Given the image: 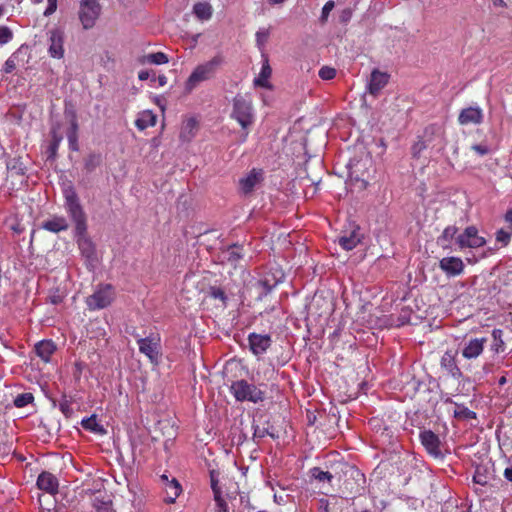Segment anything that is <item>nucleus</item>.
<instances>
[{
	"label": "nucleus",
	"mask_w": 512,
	"mask_h": 512,
	"mask_svg": "<svg viewBox=\"0 0 512 512\" xmlns=\"http://www.w3.org/2000/svg\"><path fill=\"white\" fill-rule=\"evenodd\" d=\"M115 296V289L111 284H99L93 294L86 298L85 303L90 311L101 310L110 306Z\"/></svg>",
	"instance_id": "obj_7"
},
{
	"label": "nucleus",
	"mask_w": 512,
	"mask_h": 512,
	"mask_svg": "<svg viewBox=\"0 0 512 512\" xmlns=\"http://www.w3.org/2000/svg\"><path fill=\"white\" fill-rule=\"evenodd\" d=\"M41 228L52 233H59L68 230L69 223L64 216L54 215L50 219L44 221L41 224Z\"/></svg>",
	"instance_id": "obj_23"
},
{
	"label": "nucleus",
	"mask_w": 512,
	"mask_h": 512,
	"mask_svg": "<svg viewBox=\"0 0 512 512\" xmlns=\"http://www.w3.org/2000/svg\"><path fill=\"white\" fill-rule=\"evenodd\" d=\"M211 489L213 494H221V489L218 485V473L214 470L210 472Z\"/></svg>",
	"instance_id": "obj_47"
},
{
	"label": "nucleus",
	"mask_w": 512,
	"mask_h": 512,
	"mask_svg": "<svg viewBox=\"0 0 512 512\" xmlns=\"http://www.w3.org/2000/svg\"><path fill=\"white\" fill-rule=\"evenodd\" d=\"M271 74L272 69L269 65L268 58H265L258 77L254 79V85L262 88H270L269 78Z\"/></svg>",
	"instance_id": "obj_27"
},
{
	"label": "nucleus",
	"mask_w": 512,
	"mask_h": 512,
	"mask_svg": "<svg viewBox=\"0 0 512 512\" xmlns=\"http://www.w3.org/2000/svg\"><path fill=\"white\" fill-rule=\"evenodd\" d=\"M256 43H257V46L260 50H262L268 39H269V36H270V30L267 29V28H262V29H259L257 32H256Z\"/></svg>",
	"instance_id": "obj_38"
},
{
	"label": "nucleus",
	"mask_w": 512,
	"mask_h": 512,
	"mask_svg": "<svg viewBox=\"0 0 512 512\" xmlns=\"http://www.w3.org/2000/svg\"><path fill=\"white\" fill-rule=\"evenodd\" d=\"M430 148L428 145H426V142L422 138V136H419L417 141L412 145L411 147V153L414 158H419L421 153L427 149Z\"/></svg>",
	"instance_id": "obj_39"
},
{
	"label": "nucleus",
	"mask_w": 512,
	"mask_h": 512,
	"mask_svg": "<svg viewBox=\"0 0 512 512\" xmlns=\"http://www.w3.org/2000/svg\"><path fill=\"white\" fill-rule=\"evenodd\" d=\"M157 116L151 110H144L139 113L135 125L139 130H145L156 125Z\"/></svg>",
	"instance_id": "obj_25"
},
{
	"label": "nucleus",
	"mask_w": 512,
	"mask_h": 512,
	"mask_svg": "<svg viewBox=\"0 0 512 512\" xmlns=\"http://www.w3.org/2000/svg\"><path fill=\"white\" fill-rule=\"evenodd\" d=\"M224 253L226 260L234 267H236L239 261L244 257L243 246L239 244L230 245Z\"/></svg>",
	"instance_id": "obj_28"
},
{
	"label": "nucleus",
	"mask_w": 512,
	"mask_h": 512,
	"mask_svg": "<svg viewBox=\"0 0 512 512\" xmlns=\"http://www.w3.org/2000/svg\"><path fill=\"white\" fill-rule=\"evenodd\" d=\"M182 492V488L180 483L176 478H172L168 483L165 485V493L166 496L164 498V501L168 504H172L176 501V499L179 497V495Z\"/></svg>",
	"instance_id": "obj_26"
},
{
	"label": "nucleus",
	"mask_w": 512,
	"mask_h": 512,
	"mask_svg": "<svg viewBox=\"0 0 512 512\" xmlns=\"http://www.w3.org/2000/svg\"><path fill=\"white\" fill-rule=\"evenodd\" d=\"M503 330L495 328L492 330V344H491V350L496 353H502L505 350V342L503 340Z\"/></svg>",
	"instance_id": "obj_32"
},
{
	"label": "nucleus",
	"mask_w": 512,
	"mask_h": 512,
	"mask_svg": "<svg viewBox=\"0 0 512 512\" xmlns=\"http://www.w3.org/2000/svg\"><path fill=\"white\" fill-rule=\"evenodd\" d=\"M64 199V208L74 223V236L77 239L81 254L87 260H93L95 258V246L92 240L87 237V216L80 199L73 188L65 190Z\"/></svg>",
	"instance_id": "obj_1"
},
{
	"label": "nucleus",
	"mask_w": 512,
	"mask_h": 512,
	"mask_svg": "<svg viewBox=\"0 0 512 512\" xmlns=\"http://www.w3.org/2000/svg\"><path fill=\"white\" fill-rule=\"evenodd\" d=\"M341 471L346 479L343 482L345 491L352 497L361 495L365 490V475L354 465L343 464Z\"/></svg>",
	"instance_id": "obj_6"
},
{
	"label": "nucleus",
	"mask_w": 512,
	"mask_h": 512,
	"mask_svg": "<svg viewBox=\"0 0 512 512\" xmlns=\"http://www.w3.org/2000/svg\"><path fill=\"white\" fill-rule=\"evenodd\" d=\"M311 474L315 479H317L319 481L326 480V481L330 482L333 479L332 473H330L329 471H323L318 467L313 468L311 470Z\"/></svg>",
	"instance_id": "obj_40"
},
{
	"label": "nucleus",
	"mask_w": 512,
	"mask_h": 512,
	"mask_svg": "<svg viewBox=\"0 0 512 512\" xmlns=\"http://www.w3.org/2000/svg\"><path fill=\"white\" fill-rule=\"evenodd\" d=\"M101 6L98 0H82L80 2L79 19L84 29H91L98 19Z\"/></svg>",
	"instance_id": "obj_9"
},
{
	"label": "nucleus",
	"mask_w": 512,
	"mask_h": 512,
	"mask_svg": "<svg viewBox=\"0 0 512 512\" xmlns=\"http://www.w3.org/2000/svg\"><path fill=\"white\" fill-rule=\"evenodd\" d=\"M439 268L448 278H452L463 274L465 265L460 257L448 256L439 261Z\"/></svg>",
	"instance_id": "obj_11"
},
{
	"label": "nucleus",
	"mask_w": 512,
	"mask_h": 512,
	"mask_svg": "<svg viewBox=\"0 0 512 512\" xmlns=\"http://www.w3.org/2000/svg\"><path fill=\"white\" fill-rule=\"evenodd\" d=\"M50 301H51V303H53V304H55V305H56V304H59V303H61V302H62V297H61V296H59V295H55V296H52V297L50 298Z\"/></svg>",
	"instance_id": "obj_59"
},
{
	"label": "nucleus",
	"mask_w": 512,
	"mask_h": 512,
	"mask_svg": "<svg viewBox=\"0 0 512 512\" xmlns=\"http://www.w3.org/2000/svg\"><path fill=\"white\" fill-rule=\"evenodd\" d=\"M247 136H248V132L245 133L244 138H243V142L246 141Z\"/></svg>",
	"instance_id": "obj_64"
},
{
	"label": "nucleus",
	"mask_w": 512,
	"mask_h": 512,
	"mask_svg": "<svg viewBox=\"0 0 512 512\" xmlns=\"http://www.w3.org/2000/svg\"><path fill=\"white\" fill-rule=\"evenodd\" d=\"M77 131H78V123H77V120L75 118L72 119L71 121V126L67 132V139H68V142H69V147L71 150L73 151H77L78 150V135H77Z\"/></svg>",
	"instance_id": "obj_35"
},
{
	"label": "nucleus",
	"mask_w": 512,
	"mask_h": 512,
	"mask_svg": "<svg viewBox=\"0 0 512 512\" xmlns=\"http://www.w3.org/2000/svg\"><path fill=\"white\" fill-rule=\"evenodd\" d=\"M230 391L235 399L240 402L258 403L265 398L264 391L244 379L234 381L230 386Z\"/></svg>",
	"instance_id": "obj_4"
},
{
	"label": "nucleus",
	"mask_w": 512,
	"mask_h": 512,
	"mask_svg": "<svg viewBox=\"0 0 512 512\" xmlns=\"http://www.w3.org/2000/svg\"><path fill=\"white\" fill-rule=\"evenodd\" d=\"M248 343L251 352L255 356L263 355L272 344L271 336L268 334H257L252 332L248 335Z\"/></svg>",
	"instance_id": "obj_13"
},
{
	"label": "nucleus",
	"mask_w": 512,
	"mask_h": 512,
	"mask_svg": "<svg viewBox=\"0 0 512 512\" xmlns=\"http://www.w3.org/2000/svg\"><path fill=\"white\" fill-rule=\"evenodd\" d=\"M258 284L263 288L265 293L270 292L275 287V283L271 284L268 280H260Z\"/></svg>",
	"instance_id": "obj_54"
},
{
	"label": "nucleus",
	"mask_w": 512,
	"mask_h": 512,
	"mask_svg": "<svg viewBox=\"0 0 512 512\" xmlns=\"http://www.w3.org/2000/svg\"><path fill=\"white\" fill-rule=\"evenodd\" d=\"M161 480L163 481V483L166 485L168 483V481H170V479L168 478L167 475L163 474L161 476Z\"/></svg>",
	"instance_id": "obj_63"
},
{
	"label": "nucleus",
	"mask_w": 512,
	"mask_h": 512,
	"mask_svg": "<svg viewBox=\"0 0 512 512\" xmlns=\"http://www.w3.org/2000/svg\"><path fill=\"white\" fill-rule=\"evenodd\" d=\"M351 17H352V10L350 8H346L340 14V21L342 23H347L350 21Z\"/></svg>",
	"instance_id": "obj_53"
},
{
	"label": "nucleus",
	"mask_w": 512,
	"mask_h": 512,
	"mask_svg": "<svg viewBox=\"0 0 512 512\" xmlns=\"http://www.w3.org/2000/svg\"><path fill=\"white\" fill-rule=\"evenodd\" d=\"M456 240L461 249L480 248L486 244L485 238L478 234V229L475 226L466 227Z\"/></svg>",
	"instance_id": "obj_10"
},
{
	"label": "nucleus",
	"mask_w": 512,
	"mask_h": 512,
	"mask_svg": "<svg viewBox=\"0 0 512 512\" xmlns=\"http://www.w3.org/2000/svg\"><path fill=\"white\" fill-rule=\"evenodd\" d=\"M136 338L139 352L145 355L152 364H158L161 358V337L158 333H150L146 337H141L133 332Z\"/></svg>",
	"instance_id": "obj_5"
},
{
	"label": "nucleus",
	"mask_w": 512,
	"mask_h": 512,
	"mask_svg": "<svg viewBox=\"0 0 512 512\" xmlns=\"http://www.w3.org/2000/svg\"><path fill=\"white\" fill-rule=\"evenodd\" d=\"M483 110L478 106H470L460 111L458 123L460 125H479L483 122Z\"/></svg>",
	"instance_id": "obj_17"
},
{
	"label": "nucleus",
	"mask_w": 512,
	"mask_h": 512,
	"mask_svg": "<svg viewBox=\"0 0 512 512\" xmlns=\"http://www.w3.org/2000/svg\"><path fill=\"white\" fill-rule=\"evenodd\" d=\"M359 226H355L350 232H343L338 237V244L346 251L353 250L362 240Z\"/></svg>",
	"instance_id": "obj_20"
},
{
	"label": "nucleus",
	"mask_w": 512,
	"mask_h": 512,
	"mask_svg": "<svg viewBox=\"0 0 512 512\" xmlns=\"http://www.w3.org/2000/svg\"><path fill=\"white\" fill-rule=\"evenodd\" d=\"M85 495L93 512H115L113 509L112 495L105 489L86 490Z\"/></svg>",
	"instance_id": "obj_8"
},
{
	"label": "nucleus",
	"mask_w": 512,
	"mask_h": 512,
	"mask_svg": "<svg viewBox=\"0 0 512 512\" xmlns=\"http://www.w3.org/2000/svg\"><path fill=\"white\" fill-rule=\"evenodd\" d=\"M263 180L262 169L253 168L245 177L239 180V189L242 194H250L255 186Z\"/></svg>",
	"instance_id": "obj_18"
},
{
	"label": "nucleus",
	"mask_w": 512,
	"mask_h": 512,
	"mask_svg": "<svg viewBox=\"0 0 512 512\" xmlns=\"http://www.w3.org/2000/svg\"><path fill=\"white\" fill-rule=\"evenodd\" d=\"M193 12L200 20H208L212 16V7L207 2H198L194 5Z\"/></svg>",
	"instance_id": "obj_33"
},
{
	"label": "nucleus",
	"mask_w": 512,
	"mask_h": 512,
	"mask_svg": "<svg viewBox=\"0 0 512 512\" xmlns=\"http://www.w3.org/2000/svg\"><path fill=\"white\" fill-rule=\"evenodd\" d=\"M81 425L85 430L96 435H105L107 433L104 426L98 422L96 415H91L88 418H84L81 421Z\"/></svg>",
	"instance_id": "obj_29"
},
{
	"label": "nucleus",
	"mask_w": 512,
	"mask_h": 512,
	"mask_svg": "<svg viewBox=\"0 0 512 512\" xmlns=\"http://www.w3.org/2000/svg\"><path fill=\"white\" fill-rule=\"evenodd\" d=\"M214 500L216 502V507H217L216 512H229L228 504L223 499L221 494H215Z\"/></svg>",
	"instance_id": "obj_46"
},
{
	"label": "nucleus",
	"mask_w": 512,
	"mask_h": 512,
	"mask_svg": "<svg viewBox=\"0 0 512 512\" xmlns=\"http://www.w3.org/2000/svg\"><path fill=\"white\" fill-rule=\"evenodd\" d=\"M457 354L458 352L455 350H447L440 360L441 368L454 379H460L462 377V372L458 367L456 360Z\"/></svg>",
	"instance_id": "obj_15"
},
{
	"label": "nucleus",
	"mask_w": 512,
	"mask_h": 512,
	"mask_svg": "<svg viewBox=\"0 0 512 512\" xmlns=\"http://www.w3.org/2000/svg\"><path fill=\"white\" fill-rule=\"evenodd\" d=\"M50 45L48 53L52 58L62 59L64 57V33L59 29H53L49 32Z\"/></svg>",
	"instance_id": "obj_16"
},
{
	"label": "nucleus",
	"mask_w": 512,
	"mask_h": 512,
	"mask_svg": "<svg viewBox=\"0 0 512 512\" xmlns=\"http://www.w3.org/2000/svg\"><path fill=\"white\" fill-rule=\"evenodd\" d=\"M266 435H270L272 438H274V434L269 433L267 428L259 427V426H256L254 428V434H253L254 438H263Z\"/></svg>",
	"instance_id": "obj_49"
},
{
	"label": "nucleus",
	"mask_w": 512,
	"mask_h": 512,
	"mask_svg": "<svg viewBox=\"0 0 512 512\" xmlns=\"http://www.w3.org/2000/svg\"><path fill=\"white\" fill-rule=\"evenodd\" d=\"M151 73H152V71H149V70H141L138 73V78L141 81L148 80L151 77Z\"/></svg>",
	"instance_id": "obj_55"
},
{
	"label": "nucleus",
	"mask_w": 512,
	"mask_h": 512,
	"mask_svg": "<svg viewBox=\"0 0 512 512\" xmlns=\"http://www.w3.org/2000/svg\"><path fill=\"white\" fill-rule=\"evenodd\" d=\"M333 8H334V2L332 0L327 1L325 3V5L322 8V13H321V20L322 21H326L327 20L329 14L333 10Z\"/></svg>",
	"instance_id": "obj_48"
},
{
	"label": "nucleus",
	"mask_w": 512,
	"mask_h": 512,
	"mask_svg": "<svg viewBox=\"0 0 512 512\" xmlns=\"http://www.w3.org/2000/svg\"><path fill=\"white\" fill-rule=\"evenodd\" d=\"M140 62L142 64L162 65L168 63L169 58L164 52H155L142 56Z\"/></svg>",
	"instance_id": "obj_31"
},
{
	"label": "nucleus",
	"mask_w": 512,
	"mask_h": 512,
	"mask_svg": "<svg viewBox=\"0 0 512 512\" xmlns=\"http://www.w3.org/2000/svg\"><path fill=\"white\" fill-rule=\"evenodd\" d=\"M458 228L454 225L447 226L442 234L438 237V243L444 248L448 249L451 247V241L456 236Z\"/></svg>",
	"instance_id": "obj_30"
},
{
	"label": "nucleus",
	"mask_w": 512,
	"mask_h": 512,
	"mask_svg": "<svg viewBox=\"0 0 512 512\" xmlns=\"http://www.w3.org/2000/svg\"><path fill=\"white\" fill-rule=\"evenodd\" d=\"M506 382H507V379H506V377H505V376H502V377L498 380V384H499L500 386H502V385L506 384Z\"/></svg>",
	"instance_id": "obj_62"
},
{
	"label": "nucleus",
	"mask_w": 512,
	"mask_h": 512,
	"mask_svg": "<svg viewBox=\"0 0 512 512\" xmlns=\"http://www.w3.org/2000/svg\"><path fill=\"white\" fill-rule=\"evenodd\" d=\"M158 81L161 86H164L167 83V78H166V76L161 75L158 77Z\"/></svg>",
	"instance_id": "obj_60"
},
{
	"label": "nucleus",
	"mask_w": 512,
	"mask_h": 512,
	"mask_svg": "<svg viewBox=\"0 0 512 512\" xmlns=\"http://www.w3.org/2000/svg\"><path fill=\"white\" fill-rule=\"evenodd\" d=\"M100 162H101V156L100 155L91 154L86 159L85 168L88 171H92V170H94L100 164Z\"/></svg>",
	"instance_id": "obj_43"
},
{
	"label": "nucleus",
	"mask_w": 512,
	"mask_h": 512,
	"mask_svg": "<svg viewBox=\"0 0 512 512\" xmlns=\"http://www.w3.org/2000/svg\"><path fill=\"white\" fill-rule=\"evenodd\" d=\"M486 342L487 339L485 337L469 339L463 345L461 350L462 356L466 360H474L478 358L483 353Z\"/></svg>",
	"instance_id": "obj_14"
},
{
	"label": "nucleus",
	"mask_w": 512,
	"mask_h": 512,
	"mask_svg": "<svg viewBox=\"0 0 512 512\" xmlns=\"http://www.w3.org/2000/svg\"><path fill=\"white\" fill-rule=\"evenodd\" d=\"M34 351L39 358L47 363L55 353L56 345L52 340H41L35 344Z\"/></svg>",
	"instance_id": "obj_24"
},
{
	"label": "nucleus",
	"mask_w": 512,
	"mask_h": 512,
	"mask_svg": "<svg viewBox=\"0 0 512 512\" xmlns=\"http://www.w3.org/2000/svg\"><path fill=\"white\" fill-rule=\"evenodd\" d=\"M512 232L506 231L504 229H499L496 232V241L501 243L502 246H507L511 240Z\"/></svg>",
	"instance_id": "obj_42"
},
{
	"label": "nucleus",
	"mask_w": 512,
	"mask_h": 512,
	"mask_svg": "<svg viewBox=\"0 0 512 512\" xmlns=\"http://www.w3.org/2000/svg\"><path fill=\"white\" fill-rule=\"evenodd\" d=\"M421 444L425 447L427 452L433 456L441 455L440 439L437 434L431 430L421 431L419 434Z\"/></svg>",
	"instance_id": "obj_19"
},
{
	"label": "nucleus",
	"mask_w": 512,
	"mask_h": 512,
	"mask_svg": "<svg viewBox=\"0 0 512 512\" xmlns=\"http://www.w3.org/2000/svg\"><path fill=\"white\" fill-rule=\"evenodd\" d=\"M58 147V142H54L50 145L51 154L54 155L56 153Z\"/></svg>",
	"instance_id": "obj_61"
},
{
	"label": "nucleus",
	"mask_w": 512,
	"mask_h": 512,
	"mask_svg": "<svg viewBox=\"0 0 512 512\" xmlns=\"http://www.w3.org/2000/svg\"><path fill=\"white\" fill-rule=\"evenodd\" d=\"M421 136L430 148H443L445 131L442 126L430 124L425 127Z\"/></svg>",
	"instance_id": "obj_12"
},
{
	"label": "nucleus",
	"mask_w": 512,
	"mask_h": 512,
	"mask_svg": "<svg viewBox=\"0 0 512 512\" xmlns=\"http://www.w3.org/2000/svg\"><path fill=\"white\" fill-rule=\"evenodd\" d=\"M318 512H330V503L328 499L321 498L319 500Z\"/></svg>",
	"instance_id": "obj_52"
},
{
	"label": "nucleus",
	"mask_w": 512,
	"mask_h": 512,
	"mask_svg": "<svg viewBox=\"0 0 512 512\" xmlns=\"http://www.w3.org/2000/svg\"><path fill=\"white\" fill-rule=\"evenodd\" d=\"M232 104L231 118L237 121L242 129L246 130L254 122L252 100L246 95L237 94L233 98Z\"/></svg>",
	"instance_id": "obj_3"
},
{
	"label": "nucleus",
	"mask_w": 512,
	"mask_h": 512,
	"mask_svg": "<svg viewBox=\"0 0 512 512\" xmlns=\"http://www.w3.org/2000/svg\"><path fill=\"white\" fill-rule=\"evenodd\" d=\"M454 417L457 419H476V413L463 405H458L454 411Z\"/></svg>",
	"instance_id": "obj_36"
},
{
	"label": "nucleus",
	"mask_w": 512,
	"mask_h": 512,
	"mask_svg": "<svg viewBox=\"0 0 512 512\" xmlns=\"http://www.w3.org/2000/svg\"><path fill=\"white\" fill-rule=\"evenodd\" d=\"M37 486L49 494H56L58 492L59 482L57 477L47 471H43L37 478Z\"/></svg>",
	"instance_id": "obj_22"
},
{
	"label": "nucleus",
	"mask_w": 512,
	"mask_h": 512,
	"mask_svg": "<svg viewBox=\"0 0 512 512\" xmlns=\"http://www.w3.org/2000/svg\"><path fill=\"white\" fill-rule=\"evenodd\" d=\"M34 401V396L30 392L19 394L14 399V405L17 408H23Z\"/></svg>",
	"instance_id": "obj_37"
},
{
	"label": "nucleus",
	"mask_w": 512,
	"mask_h": 512,
	"mask_svg": "<svg viewBox=\"0 0 512 512\" xmlns=\"http://www.w3.org/2000/svg\"><path fill=\"white\" fill-rule=\"evenodd\" d=\"M504 219L506 222L512 224V209L507 210V212L505 213Z\"/></svg>",
	"instance_id": "obj_58"
},
{
	"label": "nucleus",
	"mask_w": 512,
	"mask_h": 512,
	"mask_svg": "<svg viewBox=\"0 0 512 512\" xmlns=\"http://www.w3.org/2000/svg\"><path fill=\"white\" fill-rule=\"evenodd\" d=\"M471 149L473 151H475L477 154H479L480 156L487 155L490 152L488 146L485 144L472 145Z\"/></svg>",
	"instance_id": "obj_50"
},
{
	"label": "nucleus",
	"mask_w": 512,
	"mask_h": 512,
	"mask_svg": "<svg viewBox=\"0 0 512 512\" xmlns=\"http://www.w3.org/2000/svg\"><path fill=\"white\" fill-rule=\"evenodd\" d=\"M16 66H17V60H16V57H14L13 55L10 56L4 63L3 65V68H2V72L4 74H10L12 73L15 69H16Z\"/></svg>",
	"instance_id": "obj_44"
},
{
	"label": "nucleus",
	"mask_w": 512,
	"mask_h": 512,
	"mask_svg": "<svg viewBox=\"0 0 512 512\" xmlns=\"http://www.w3.org/2000/svg\"><path fill=\"white\" fill-rule=\"evenodd\" d=\"M12 38H13L12 31L6 26H1L0 27V44L3 45V44L10 42L12 40Z\"/></svg>",
	"instance_id": "obj_45"
},
{
	"label": "nucleus",
	"mask_w": 512,
	"mask_h": 512,
	"mask_svg": "<svg viewBox=\"0 0 512 512\" xmlns=\"http://www.w3.org/2000/svg\"><path fill=\"white\" fill-rule=\"evenodd\" d=\"M223 62V56L215 55L210 60L197 65L185 82V91L191 93L201 82L212 79Z\"/></svg>",
	"instance_id": "obj_2"
},
{
	"label": "nucleus",
	"mask_w": 512,
	"mask_h": 512,
	"mask_svg": "<svg viewBox=\"0 0 512 512\" xmlns=\"http://www.w3.org/2000/svg\"><path fill=\"white\" fill-rule=\"evenodd\" d=\"M207 296L211 299L218 300L221 303V306L225 308L227 306L228 297L221 287L218 286H210L206 292Z\"/></svg>",
	"instance_id": "obj_34"
},
{
	"label": "nucleus",
	"mask_w": 512,
	"mask_h": 512,
	"mask_svg": "<svg viewBox=\"0 0 512 512\" xmlns=\"http://www.w3.org/2000/svg\"><path fill=\"white\" fill-rule=\"evenodd\" d=\"M504 477L508 480V481H511L512 482V466L511 467H508L504 470Z\"/></svg>",
	"instance_id": "obj_57"
},
{
	"label": "nucleus",
	"mask_w": 512,
	"mask_h": 512,
	"mask_svg": "<svg viewBox=\"0 0 512 512\" xmlns=\"http://www.w3.org/2000/svg\"><path fill=\"white\" fill-rule=\"evenodd\" d=\"M48 5L44 11V16H50L57 10V0H47Z\"/></svg>",
	"instance_id": "obj_51"
},
{
	"label": "nucleus",
	"mask_w": 512,
	"mask_h": 512,
	"mask_svg": "<svg viewBox=\"0 0 512 512\" xmlns=\"http://www.w3.org/2000/svg\"><path fill=\"white\" fill-rule=\"evenodd\" d=\"M389 74L386 72H381L378 69H374L370 75V81L368 83V92L377 96L380 91L388 84Z\"/></svg>",
	"instance_id": "obj_21"
},
{
	"label": "nucleus",
	"mask_w": 512,
	"mask_h": 512,
	"mask_svg": "<svg viewBox=\"0 0 512 512\" xmlns=\"http://www.w3.org/2000/svg\"><path fill=\"white\" fill-rule=\"evenodd\" d=\"M322 80H332L336 76V69L330 66H323L318 73Z\"/></svg>",
	"instance_id": "obj_41"
},
{
	"label": "nucleus",
	"mask_w": 512,
	"mask_h": 512,
	"mask_svg": "<svg viewBox=\"0 0 512 512\" xmlns=\"http://www.w3.org/2000/svg\"><path fill=\"white\" fill-rule=\"evenodd\" d=\"M473 480L475 483H478V484H481V485H485L487 483V481L485 480V476L479 474V473H476L473 477Z\"/></svg>",
	"instance_id": "obj_56"
}]
</instances>
